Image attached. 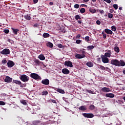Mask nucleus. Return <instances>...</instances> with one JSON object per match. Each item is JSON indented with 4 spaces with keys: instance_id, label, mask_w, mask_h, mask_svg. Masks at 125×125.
Returning <instances> with one entry per match:
<instances>
[{
    "instance_id": "obj_1",
    "label": "nucleus",
    "mask_w": 125,
    "mask_h": 125,
    "mask_svg": "<svg viewBox=\"0 0 125 125\" xmlns=\"http://www.w3.org/2000/svg\"><path fill=\"white\" fill-rule=\"evenodd\" d=\"M20 79L21 81L23 82V83H27V82H29V76L25 74L21 75L20 76Z\"/></svg>"
},
{
    "instance_id": "obj_2",
    "label": "nucleus",
    "mask_w": 125,
    "mask_h": 125,
    "mask_svg": "<svg viewBox=\"0 0 125 125\" xmlns=\"http://www.w3.org/2000/svg\"><path fill=\"white\" fill-rule=\"evenodd\" d=\"M30 77L32 78V79H33L34 80H36V81H39V80H41L42 79L41 78V76L39 75L37 73H31L30 74Z\"/></svg>"
},
{
    "instance_id": "obj_3",
    "label": "nucleus",
    "mask_w": 125,
    "mask_h": 125,
    "mask_svg": "<svg viewBox=\"0 0 125 125\" xmlns=\"http://www.w3.org/2000/svg\"><path fill=\"white\" fill-rule=\"evenodd\" d=\"M13 83H16V84H18V85H20L21 87H26V84L22 83L18 80H13Z\"/></svg>"
},
{
    "instance_id": "obj_4",
    "label": "nucleus",
    "mask_w": 125,
    "mask_h": 125,
    "mask_svg": "<svg viewBox=\"0 0 125 125\" xmlns=\"http://www.w3.org/2000/svg\"><path fill=\"white\" fill-rule=\"evenodd\" d=\"M110 64L114 65V66H117V67H120L121 66V65H120V61L117 59L111 60Z\"/></svg>"
},
{
    "instance_id": "obj_5",
    "label": "nucleus",
    "mask_w": 125,
    "mask_h": 125,
    "mask_svg": "<svg viewBox=\"0 0 125 125\" xmlns=\"http://www.w3.org/2000/svg\"><path fill=\"white\" fill-rule=\"evenodd\" d=\"M83 116L84 118H87V119H91L94 117V115L92 113H83Z\"/></svg>"
},
{
    "instance_id": "obj_6",
    "label": "nucleus",
    "mask_w": 125,
    "mask_h": 125,
    "mask_svg": "<svg viewBox=\"0 0 125 125\" xmlns=\"http://www.w3.org/2000/svg\"><path fill=\"white\" fill-rule=\"evenodd\" d=\"M10 50L9 49L5 48L2 51L0 52V54H3V55H7L10 54Z\"/></svg>"
},
{
    "instance_id": "obj_7",
    "label": "nucleus",
    "mask_w": 125,
    "mask_h": 125,
    "mask_svg": "<svg viewBox=\"0 0 125 125\" xmlns=\"http://www.w3.org/2000/svg\"><path fill=\"white\" fill-rule=\"evenodd\" d=\"M64 65L66 66L67 67H69L70 68H72L74 67L73 63H72V62L70 61H66L64 62Z\"/></svg>"
},
{
    "instance_id": "obj_8",
    "label": "nucleus",
    "mask_w": 125,
    "mask_h": 125,
    "mask_svg": "<svg viewBox=\"0 0 125 125\" xmlns=\"http://www.w3.org/2000/svg\"><path fill=\"white\" fill-rule=\"evenodd\" d=\"M101 58L102 62L103 63H109V59L108 58L105 57V56L102 55H101Z\"/></svg>"
},
{
    "instance_id": "obj_9",
    "label": "nucleus",
    "mask_w": 125,
    "mask_h": 125,
    "mask_svg": "<svg viewBox=\"0 0 125 125\" xmlns=\"http://www.w3.org/2000/svg\"><path fill=\"white\" fill-rule=\"evenodd\" d=\"M14 65L15 63L12 61L9 60L7 63V66L8 68H12Z\"/></svg>"
},
{
    "instance_id": "obj_10",
    "label": "nucleus",
    "mask_w": 125,
    "mask_h": 125,
    "mask_svg": "<svg viewBox=\"0 0 125 125\" xmlns=\"http://www.w3.org/2000/svg\"><path fill=\"white\" fill-rule=\"evenodd\" d=\"M42 84H44L45 85H48L49 84V80L47 79H45L42 80L41 82Z\"/></svg>"
},
{
    "instance_id": "obj_11",
    "label": "nucleus",
    "mask_w": 125,
    "mask_h": 125,
    "mask_svg": "<svg viewBox=\"0 0 125 125\" xmlns=\"http://www.w3.org/2000/svg\"><path fill=\"white\" fill-rule=\"evenodd\" d=\"M111 54H112V52H111V50H108L107 51V52L104 53V56L106 58H110L111 57Z\"/></svg>"
},
{
    "instance_id": "obj_12",
    "label": "nucleus",
    "mask_w": 125,
    "mask_h": 125,
    "mask_svg": "<svg viewBox=\"0 0 125 125\" xmlns=\"http://www.w3.org/2000/svg\"><path fill=\"white\" fill-rule=\"evenodd\" d=\"M85 55H81L80 54H76L75 57L76 58H78V59H82L83 58H84L85 57Z\"/></svg>"
},
{
    "instance_id": "obj_13",
    "label": "nucleus",
    "mask_w": 125,
    "mask_h": 125,
    "mask_svg": "<svg viewBox=\"0 0 125 125\" xmlns=\"http://www.w3.org/2000/svg\"><path fill=\"white\" fill-rule=\"evenodd\" d=\"M5 83H11L12 82V78H10L9 76H6L5 80H4Z\"/></svg>"
},
{
    "instance_id": "obj_14",
    "label": "nucleus",
    "mask_w": 125,
    "mask_h": 125,
    "mask_svg": "<svg viewBox=\"0 0 125 125\" xmlns=\"http://www.w3.org/2000/svg\"><path fill=\"white\" fill-rule=\"evenodd\" d=\"M62 72L64 75H68V74H70V71H69L67 68L62 69Z\"/></svg>"
},
{
    "instance_id": "obj_15",
    "label": "nucleus",
    "mask_w": 125,
    "mask_h": 125,
    "mask_svg": "<svg viewBox=\"0 0 125 125\" xmlns=\"http://www.w3.org/2000/svg\"><path fill=\"white\" fill-rule=\"evenodd\" d=\"M79 110L80 111H86L87 110V108L85 105H82L79 107Z\"/></svg>"
},
{
    "instance_id": "obj_16",
    "label": "nucleus",
    "mask_w": 125,
    "mask_h": 125,
    "mask_svg": "<svg viewBox=\"0 0 125 125\" xmlns=\"http://www.w3.org/2000/svg\"><path fill=\"white\" fill-rule=\"evenodd\" d=\"M101 90L103 91V92H110V88L106 87L102 88Z\"/></svg>"
},
{
    "instance_id": "obj_17",
    "label": "nucleus",
    "mask_w": 125,
    "mask_h": 125,
    "mask_svg": "<svg viewBox=\"0 0 125 125\" xmlns=\"http://www.w3.org/2000/svg\"><path fill=\"white\" fill-rule=\"evenodd\" d=\"M105 96L109 98H114V97H115V94L113 93H107L105 94Z\"/></svg>"
},
{
    "instance_id": "obj_18",
    "label": "nucleus",
    "mask_w": 125,
    "mask_h": 125,
    "mask_svg": "<svg viewBox=\"0 0 125 125\" xmlns=\"http://www.w3.org/2000/svg\"><path fill=\"white\" fill-rule=\"evenodd\" d=\"M104 32L106 34H108L109 35H113V31L112 30L107 28L104 29Z\"/></svg>"
},
{
    "instance_id": "obj_19",
    "label": "nucleus",
    "mask_w": 125,
    "mask_h": 125,
    "mask_svg": "<svg viewBox=\"0 0 125 125\" xmlns=\"http://www.w3.org/2000/svg\"><path fill=\"white\" fill-rule=\"evenodd\" d=\"M11 29L13 31V34H14V35L16 36L17 35V34H18V32H19V29H15V28H11Z\"/></svg>"
},
{
    "instance_id": "obj_20",
    "label": "nucleus",
    "mask_w": 125,
    "mask_h": 125,
    "mask_svg": "<svg viewBox=\"0 0 125 125\" xmlns=\"http://www.w3.org/2000/svg\"><path fill=\"white\" fill-rule=\"evenodd\" d=\"M86 66L89 67V68H91V67H93V63H92L91 62H88L86 63Z\"/></svg>"
},
{
    "instance_id": "obj_21",
    "label": "nucleus",
    "mask_w": 125,
    "mask_h": 125,
    "mask_svg": "<svg viewBox=\"0 0 125 125\" xmlns=\"http://www.w3.org/2000/svg\"><path fill=\"white\" fill-rule=\"evenodd\" d=\"M38 58L40 60H45V57H44V56H43V55L42 54H41L40 55H39Z\"/></svg>"
},
{
    "instance_id": "obj_22",
    "label": "nucleus",
    "mask_w": 125,
    "mask_h": 125,
    "mask_svg": "<svg viewBox=\"0 0 125 125\" xmlns=\"http://www.w3.org/2000/svg\"><path fill=\"white\" fill-rule=\"evenodd\" d=\"M46 46L50 48H52L53 47V44L50 42L46 43Z\"/></svg>"
},
{
    "instance_id": "obj_23",
    "label": "nucleus",
    "mask_w": 125,
    "mask_h": 125,
    "mask_svg": "<svg viewBox=\"0 0 125 125\" xmlns=\"http://www.w3.org/2000/svg\"><path fill=\"white\" fill-rule=\"evenodd\" d=\"M42 37L44 38H49V37H50V35L47 33H44L42 35Z\"/></svg>"
},
{
    "instance_id": "obj_24",
    "label": "nucleus",
    "mask_w": 125,
    "mask_h": 125,
    "mask_svg": "<svg viewBox=\"0 0 125 125\" xmlns=\"http://www.w3.org/2000/svg\"><path fill=\"white\" fill-rule=\"evenodd\" d=\"M40 123H41V121L40 120H35L32 122V124L35 125H39V124H40Z\"/></svg>"
},
{
    "instance_id": "obj_25",
    "label": "nucleus",
    "mask_w": 125,
    "mask_h": 125,
    "mask_svg": "<svg viewBox=\"0 0 125 125\" xmlns=\"http://www.w3.org/2000/svg\"><path fill=\"white\" fill-rule=\"evenodd\" d=\"M89 10L91 13H96V10L95 9L90 8Z\"/></svg>"
},
{
    "instance_id": "obj_26",
    "label": "nucleus",
    "mask_w": 125,
    "mask_h": 125,
    "mask_svg": "<svg viewBox=\"0 0 125 125\" xmlns=\"http://www.w3.org/2000/svg\"><path fill=\"white\" fill-rule=\"evenodd\" d=\"M114 51L117 52V53H119V52H120V48H119L118 46H115L114 47Z\"/></svg>"
},
{
    "instance_id": "obj_27",
    "label": "nucleus",
    "mask_w": 125,
    "mask_h": 125,
    "mask_svg": "<svg viewBox=\"0 0 125 125\" xmlns=\"http://www.w3.org/2000/svg\"><path fill=\"white\" fill-rule=\"evenodd\" d=\"M34 62L36 64V65H41V63H42L41 61L37 60V59L35 60Z\"/></svg>"
},
{
    "instance_id": "obj_28",
    "label": "nucleus",
    "mask_w": 125,
    "mask_h": 125,
    "mask_svg": "<svg viewBox=\"0 0 125 125\" xmlns=\"http://www.w3.org/2000/svg\"><path fill=\"white\" fill-rule=\"evenodd\" d=\"M21 103V104H23V105H27L28 104L27 103V102H26V101L25 100H21L20 101Z\"/></svg>"
},
{
    "instance_id": "obj_29",
    "label": "nucleus",
    "mask_w": 125,
    "mask_h": 125,
    "mask_svg": "<svg viewBox=\"0 0 125 125\" xmlns=\"http://www.w3.org/2000/svg\"><path fill=\"white\" fill-rule=\"evenodd\" d=\"M120 66H122V67H124V66H125V62L123 60H121L120 62Z\"/></svg>"
},
{
    "instance_id": "obj_30",
    "label": "nucleus",
    "mask_w": 125,
    "mask_h": 125,
    "mask_svg": "<svg viewBox=\"0 0 125 125\" xmlns=\"http://www.w3.org/2000/svg\"><path fill=\"white\" fill-rule=\"evenodd\" d=\"M88 50H91V49H93L94 48V46L93 45H89L87 47Z\"/></svg>"
},
{
    "instance_id": "obj_31",
    "label": "nucleus",
    "mask_w": 125,
    "mask_h": 125,
    "mask_svg": "<svg viewBox=\"0 0 125 125\" xmlns=\"http://www.w3.org/2000/svg\"><path fill=\"white\" fill-rule=\"evenodd\" d=\"M89 110H94V109H95V106L93 104L90 105L89 106Z\"/></svg>"
},
{
    "instance_id": "obj_32",
    "label": "nucleus",
    "mask_w": 125,
    "mask_h": 125,
    "mask_svg": "<svg viewBox=\"0 0 125 125\" xmlns=\"http://www.w3.org/2000/svg\"><path fill=\"white\" fill-rule=\"evenodd\" d=\"M57 91L58 92H59V93H62V94H63V93H65V92L64 91V90H63L61 89H58L57 90Z\"/></svg>"
},
{
    "instance_id": "obj_33",
    "label": "nucleus",
    "mask_w": 125,
    "mask_h": 125,
    "mask_svg": "<svg viewBox=\"0 0 125 125\" xmlns=\"http://www.w3.org/2000/svg\"><path fill=\"white\" fill-rule=\"evenodd\" d=\"M25 19H26V20H30L31 19V16L26 15L25 16H24Z\"/></svg>"
},
{
    "instance_id": "obj_34",
    "label": "nucleus",
    "mask_w": 125,
    "mask_h": 125,
    "mask_svg": "<svg viewBox=\"0 0 125 125\" xmlns=\"http://www.w3.org/2000/svg\"><path fill=\"white\" fill-rule=\"evenodd\" d=\"M108 18L112 19L113 17H114V14L109 13L107 14Z\"/></svg>"
},
{
    "instance_id": "obj_35",
    "label": "nucleus",
    "mask_w": 125,
    "mask_h": 125,
    "mask_svg": "<svg viewBox=\"0 0 125 125\" xmlns=\"http://www.w3.org/2000/svg\"><path fill=\"white\" fill-rule=\"evenodd\" d=\"M111 30L113 32H116L117 28H116V26H115V25H113L111 26Z\"/></svg>"
},
{
    "instance_id": "obj_36",
    "label": "nucleus",
    "mask_w": 125,
    "mask_h": 125,
    "mask_svg": "<svg viewBox=\"0 0 125 125\" xmlns=\"http://www.w3.org/2000/svg\"><path fill=\"white\" fill-rule=\"evenodd\" d=\"M42 93V95H47V94H48V92H47L46 90L43 91Z\"/></svg>"
},
{
    "instance_id": "obj_37",
    "label": "nucleus",
    "mask_w": 125,
    "mask_h": 125,
    "mask_svg": "<svg viewBox=\"0 0 125 125\" xmlns=\"http://www.w3.org/2000/svg\"><path fill=\"white\" fill-rule=\"evenodd\" d=\"M81 13H84L85 12V9L84 8H82L80 9Z\"/></svg>"
},
{
    "instance_id": "obj_38",
    "label": "nucleus",
    "mask_w": 125,
    "mask_h": 125,
    "mask_svg": "<svg viewBox=\"0 0 125 125\" xmlns=\"http://www.w3.org/2000/svg\"><path fill=\"white\" fill-rule=\"evenodd\" d=\"M75 19H76V20H79V19H81V17L79 15H76L75 16Z\"/></svg>"
},
{
    "instance_id": "obj_39",
    "label": "nucleus",
    "mask_w": 125,
    "mask_h": 125,
    "mask_svg": "<svg viewBox=\"0 0 125 125\" xmlns=\"http://www.w3.org/2000/svg\"><path fill=\"white\" fill-rule=\"evenodd\" d=\"M89 36H86L85 37V42H89Z\"/></svg>"
},
{
    "instance_id": "obj_40",
    "label": "nucleus",
    "mask_w": 125,
    "mask_h": 125,
    "mask_svg": "<svg viewBox=\"0 0 125 125\" xmlns=\"http://www.w3.org/2000/svg\"><path fill=\"white\" fill-rule=\"evenodd\" d=\"M6 63H7V61H6V60L4 59V60H2V64L3 65L6 64Z\"/></svg>"
},
{
    "instance_id": "obj_41",
    "label": "nucleus",
    "mask_w": 125,
    "mask_h": 125,
    "mask_svg": "<svg viewBox=\"0 0 125 125\" xmlns=\"http://www.w3.org/2000/svg\"><path fill=\"white\" fill-rule=\"evenodd\" d=\"M86 92H88V93H90L91 94H93V91L91 90L86 89Z\"/></svg>"
},
{
    "instance_id": "obj_42",
    "label": "nucleus",
    "mask_w": 125,
    "mask_h": 125,
    "mask_svg": "<svg viewBox=\"0 0 125 125\" xmlns=\"http://www.w3.org/2000/svg\"><path fill=\"white\" fill-rule=\"evenodd\" d=\"M113 7H114V8H115V9H116V10H117V9H118V4H114L113 5Z\"/></svg>"
},
{
    "instance_id": "obj_43",
    "label": "nucleus",
    "mask_w": 125,
    "mask_h": 125,
    "mask_svg": "<svg viewBox=\"0 0 125 125\" xmlns=\"http://www.w3.org/2000/svg\"><path fill=\"white\" fill-rule=\"evenodd\" d=\"M3 32L5 33V34H8L9 33V29H4Z\"/></svg>"
},
{
    "instance_id": "obj_44",
    "label": "nucleus",
    "mask_w": 125,
    "mask_h": 125,
    "mask_svg": "<svg viewBox=\"0 0 125 125\" xmlns=\"http://www.w3.org/2000/svg\"><path fill=\"white\" fill-rule=\"evenodd\" d=\"M82 42V40H77L76 41V43H77V44H80Z\"/></svg>"
},
{
    "instance_id": "obj_45",
    "label": "nucleus",
    "mask_w": 125,
    "mask_h": 125,
    "mask_svg": "<svg viewBox=\"0 0 125 125\" xmlns=\"http://www.w3.org/2000/svg\"><path fill=\"white\" fill-rule=\"evenodd\" d=\"M74 8L78 9L79 7H80V5H79V4H76L74 5Z\"/></svg>"
},
{
    "instance_id": "obj_46",
    "label": "nucleus",
    "mask_w": 125,
    "mask_h": 125,
    "mask_svg": "<svg viewBox=\"0 0 125 125\" xmlns=\"http://www.w3.org/2000/svg\"><path fill=\"white\" fill-rule=\"evenodd\" d=\"M0 105H1V106H3L5 105V103H4V102L3 101H0Z\"/></svg>"
},
{
    "instance_id": "obj_47",
    "label": "nucleus",
    "mask_w": 125,
    "mask_h": 125,
    "mask_svg": "<svg viewBox=\"0 0 125 125\" xmlns=\"http://www.w3.org/2000/svg\"><path fill=\"white\" fill-rule=\"evenodd\" d=\"M99 11L101 14H104V10H99Z\"/></svg>"
},
{
    "instance_id": "obj_48",
    "label": "nucleus",
    "mask_w": 125,
    "mask_h": 125,
    "mask_svg": "<svg viewBox=\"0 0 125 125\" xmlns=\"http://www.w3.org/2000/svg\"><path fill=\"white\" fill-rule=\"evenodd\" d=\"M96 24L97 25H100V24H101V21H99V20H97L96 21Z\"/></svg>"
},
{
    "instance_id": "obj_49",
    "label": "nucleus",
    "mask_w": 125,
    "mask_h": 125,
    "mask_svg": "<svg viewBox=\"0 0 125 125\" xmlns=\"http://www.w3.org/2000/svg\"><path fill=\"white\" fill-rule=\"evenodd\" d=\"M50 101L51 102H52V103H55V104H56V101L55 100H50Z\"/></svg>"
},
{
    "instance_id": "obj_50",
    "label": "nucleus",
    "mask_w": 125,
    "mask_h": 125,
    "mask_svg": "<svg viewBox=\"0 0 125 125\" xmlns=\"http://www.w3.org/2000/svg\"><path fill=\"white\" fill-rule=\"evenodd\" d=\"M100 69H101V70H105V67H104L102 65H100Z\"/></svg>"
},
{
    "instance_id": "obj_51",
    "label": "nucleus",
    "mask_w": 125,
    "mask_h": 125,
    "mask_svg": "<svg viewBox=\"0 0 125 125\" xmlns=\"http://www.w3.org/2000/svg\"><path fill=\"white\" fill-rule=\"evenodd\" d=\"M81 53L82 55H85L86 53L84 51H81Z\"/></svg>"
},
{
    "instance_id": "obj_52",
    "label": "nucleus",
    "mask_w": 125,
    "mask_h": 125,
    "mask_svg": "<svg viewBox=\"0 0 125 125\" xmlns=\"http://www.w3.org/2000/svg\"><path fill=\"white\" fill-rule=\"evenodd\" d=\"M76 39H81V35L80 34H78L77 36H76Z\"/></svg>"
},
{
    "instance_id": "obj_53",
    "label": "nucleus",
    "mask_w": 125,
    "mask_h": 125,
    "mask_svg": "<svg viewBox=\"0 0 125 125\" xmlns=\"http://www.w3.org/2000/svg\"><path fill=\"white\" fill-rule=\"evenodd\" d=\"M58 46L60 48H62L63 47V45H62L61 44H58Z\"/></svg>"
},
{
    "instance_id": "obj_54",
    "label": "nucleus",
    "mask_w": 125,
    "mask_h": 125,
    "mask_svg": "<svg viewBox=\"0 0 125 125\" xmlns=\"http://www.w3.org/2000/svg\"><path fill=\"white\" fill-rule=\"evenodd\" d=\"M40 26V25H38V23H35L34 24V27H36V28H37V27H39Z\"/></svg>"
},
{
    "instance_id": "obj_55",
    "label": "nucleus",
    "mask_w": 125,
    "mask_h": 125,
    "mask_svg": "<svg viewBox=\"0 0 125 125\" xmlns=\"http://www.w3.org/2000/svg\"><path fill=\"white\" fill-rule=\"evenodd\" d=\"M39 1V0H33L34 3H37Z\"/></svg>"
},
{
    "instance_id": "obj_56",
    "label": "nucleus",
    "mask_w": 125,
    "mask_h": 125,
    "mask_svg": "<svg viewBox=\"0 0 125 125\" xmlns=\"http://www.w3.org/2000/svg\"><path fill=\"white\" fill-rule=\"evenodd\" d=\"M81 6L82 7H85V6H87V5H85L84 4H81Z\"/></svg>"
},
{
    "instance_id": "obj_57",
    "label": "nucleus",
    "mask_w": 125,
    "mask_h": 125,
    "mask_svg": "<svg viewBox=\"0 0 125 125\" xmlns=\"http://www.w3.org/2000/svg\"><path fill=\"white\" fill-rule=\"evenodd\" d=\"M107 3H111V0H106V1Z\"/></svg>"
},
{
    "instance_id": "obj_58",
    "label": "nucleus",
    "mask_w": 125,
    "mask_h": 125,
    "mask_svg": "<svg viewBox=\"0 0 125 125\" xmlns=\"http://www.w3.org/2000/svg\"><path fill=\"white\" fill-rule=\"evenodd\" d=\"M106 37H107V35H106V34H104V35H103L104 39H106Z\"/></svg>"
},
{
    "instance_id": "obj_59",
    "label": "nucleus",
    "mask_w": 125,
    "mask_h": 125,
    "mask_svg": "<svg viewBox=\"0 0 125 125\" xmlns=\"http://www.w3.org/2000/svg\"><path fill=\"white\" fill-rule=\"evenodd\" d=\"M110 13H113V12H114V10H110Z\"/></svg>"
},
{
    "instance_id": "obj_60",
    "label": "nucleus",
    "mask_w": 125,
    "mask_h": 125,
    "mask_svg": "<svg viewBox=\"0 0 125 125\" xmlns=\"http://www.w3.org/2000/svg\"><path fill=\"white\" fill-rule=\"evenodd\" d=\"M78 23L81 24L82 23V21H78Z\"/></svg>"
},
{
    "instance_id": "obj_61",
    "label": "nucleus",
    "mask_w": 125,
    "mask_h": 125,
    "mask_svg": "<svg viewBox=\"0 0 125 125\" xmlns=\"http://www.w3.org/2000/svg\"><path fill=\"white\" fill-rule=\"evenodd\" d=\"M50 5H53V3L52 2H50L49 3Z\"/></svg>"
},
{
    "instance_id": "obj_62",
    "label": "nucleus",
    "mask_w": 125,
    "mask_h": 125,
    "mask_svg": "<svg viewBox=\"0 0 125 125\" xmlns=\"http://www.w3.org/2000/svg\"><path fill=\"white\" fill-rule=\"evenodd\" d=\"M102 35H103V36H104V35H105V32H104V31H103L102 32Z\"/></svg>"
},
{
    "instance_id": "obj_63",
    "label": "nucleus",
    "mask_w": 125,
    "mask_h": 125,
    "mask_svg": "<svg viewBox=\"0 0 125 125\" xmlns=\"http://www.w3.org/2000/svg\"><path fill=\"white\" fill-rule=\"evenodd\" d=\"M83 1H84L85 2H87L88 1H89V0H83Z\"/></svg>"
},
{
    "instance_id": "obj_64",
    "label": "nucleus",
    "mask_w": 125,
    "mask_h": 125,
    "mask_svg": "<svg viewBox=\"0 0 125 125\" xmlns=\"http://www.w3.org/2000/svg\"><path fill=\"white\" fill-rule=\"evenodd\" d=\"M123 73L124 74V75H125V70H124L123 71Z\"/></svg>"
}]
</instances>
